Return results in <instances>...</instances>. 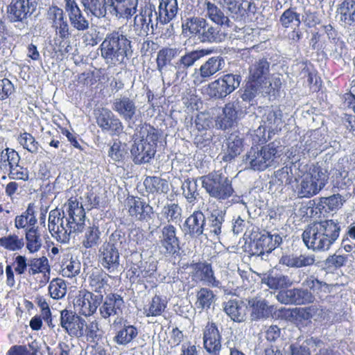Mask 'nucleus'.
Returning a JSON list of instances; mask_svg holds the SVG:
<instances>
[{
  "label": "nucleus",
  "instance_id": "obj_1",
  "mask_svg": "<svg viewBox=\"0 0 355 355\" xmlns=\"http://www.w3.org/2000/svg\"><path fill=\"white\" fill-rule=\"evenodd\" d=\"M340 225L337 220H324L309 225L302 234V239L308 248L326 251L339 237Z\"/></svg>",
  "mask_w": 355,
  "mask_h": 355
},
{
  "label": "nucleus",
  "instance_id": "obj_2",
  "mask_svg": "<svg viewBox=\"0 0 355 355\" xmlns=\"http://www.w3.org/2000/svg\"><path fill=\"white\" fill-rule=\"evenodd\" d=\"M99 49L101 56L109 67L123 63L125 59L132 56L133 52L131 41L119 31L107 33Z\"/></svg>",
  "mask_w": 355,
  "mask_h": 355
},
{
  "label": "nucleus",
  "instance_id": "obj_3",
  "mask_svg": "<svg viewBox=\"0 0 355 355\" xmlns=\"http://www.w3.org/2000/svg\"><path fill=\"white\" fill-rule=\"evenodd\" d=\"M282 155L279 142L273 141L263 146H254L250 148L243 156V163L250 169L263 171L275 168L279 164Z\"/></svg>",
  "mask_w": 355,
  "mask_h": 355
},
{
  "label": "nucleus",
  "instance_id": "obj_4",
  "mask_svg": "<svg viewBox=\"0 0 355 355\" xmlns=\"http://www.w3.org/2000/svg\"><path fill=\"white\" fill-rule=\"evenodd\" d=\"M136 135L139 140L135 142L130 150L133 162L136 164L148 163L156 153L159 132L150 125L145 123L139 125Z\"/></svg>",
  "mask_w": 355,
  "mask_h": 355
},
{
  "label": "nucleus",
  "instance_id": "obj_5",
  "mask_svg": "<svg viewBox=\"0 0 355 355\" xmlns=\"http://www.w3.org/2000/svg\"><path fill=\"white\" fill-rule=\"evenodd\" d=\"M128 239L121 230L114 231L99 248V259L101 265L109 272L119 271L120 254L126 250Z\"/></svg>",
  "mask_w": 355,
  "mask_h": 355
},
{
  "label": "nucleus",
  "instance_id": "obj_6",
  "mask_svg": "<svg viewBox=\"0 0 355 355\" xmlns=\"http://www.w3.org/2000/svg\"><path fill=\"white\" fill-rule=\"evenodd\" d=\"M182 26L183 31H189L202 42L218 43L227 37V33L222 31L220 26L211 24L201 17L187 18Z\"/></svg>",
  "mask_w": 355,
  "mask_h": 355
},
{
  "label": "nucleus",
  "instance_id": "obj_7",
  "mask_svg": "<svg viewBox=\"0 0 355 355\" xmlns=\"http://www.w3.org/2000/svg\"><path fill=\"white\" fill-rule=\"evenodd\" d=\"M329 180L327 170L319 165H312L300 178L296 187L299 198H311L325 187Z\"/></svg>",
  "mask_w": 355,
  "mask_h": 355
},
{
  "label": "nucleus",
  "instance_id": "obj_8",
  "mask_svg": "<svg viewBox=\"0 0 355 355\" xmlns=\"http://www.w3.org/2000/svg\"><path fill=\"white\" fill-rule=\"evenodd\" d=\"M202 187L212 198L225 200L233 195L232 180L220 171H214L200 178Z\"/></svg>",
  "mask_w": 355,
  "mask_h": 355
},
{
  "label": "nucleus",
  "instance_id": "obj_9",
  "mask_svg": "<svg viewBox=\"0 0 355 355\" xmlns=\"http://www.w3.org/2000/svg\"><path fill=\"white\" fill-rule=\"evenodd\" d=\"M40 0H12L7 6V19L11 23L21 26V29L27 28L28 18L36 11Z\"/></svg>",
  "mask_w": 355,
  "mask_h": 355
},
{
  "label": "nucleus",
  "instance_id": "obj_10",
  "mask_svg": "<svg viewBox=\"0 0 355 355\" xmlns=\"http://www.w3.org/2000/svg\"><path fill=\"white\" fill-rule=\"evenodd\" d=\"M282 243V236L277 234L263 231L254 236L248 246L250 255L260 257L261 259H266L273 250Z\"/></svg>",
  "mask_w": 355,
  "mask_h": 355
},
{
  "label": "nucleus",
  "instance_id": "obj_11",
  "mask_svg": "<svg viewBox=\"0 0 355 355\" xmlns=\"http://www.w3.org/2000/svg\"><path fill=\"white\" fill-rule=\"evenodd\" d=\"M241 80V76L227 73L209 83L204 90L209 98L222 99L238 88Z\"/></svg>",
  "mask_w": 355,
  "mask_h": 355
},
{
  "label": "nucleus",
  "instance_id": "obj_12",
  "mask_svg": "<svg viewBox=\"0 0 355 355\" xmlns=\"http://www.w3.org/2000/svg\"><path fill=\"white\" fill-rule=\"evenodd\" d=\"M283 114L282 110L277 107H268L264 110L262 116L261 122L263 125H260L254 132L255 135L259 137V141L265 142L266 129L270 132H275L281 130L283 125Z\"/></svg>",
  "mask_w": 355,
  "mask_h": 355
},
{
  "label": "nucleus",
  "instance_id": "obj_13",
  "mask_svg": "<svg viewBox=\"0 0 355 355\" xmlns=\"http://www.w3.org/2000/svg\"><path fill=\"white\" fill-rule=\"evenodd\" d=\"M271 91L272 84L266 86L250 80L241 95L242 101L240 102L241 112L245 114L254 113L255 109L253 103L254 98L259 93L268 94Z\"/></svg>",
  "mask_w": 355,
  "mask_h": 355
},
{
  "label": "nucleus",
  "instance_id": "obj_14",
  "mask_svg": "<svg viewBox=\"0 0 355 355\" xmlns=\"http://www.w3.org/2000/svg\"><path fill=\"white\" fill-rule=\"evenodd\" d=\"M97 125L104 132H108L112 135H119L123 132V125L114 113L106 107H100L94 110Z\"/></svg>",
  "mask_w": 355,
  "mask_h": 355
},
{
  "label": "nucleus",
  "instance_id": "obj_15",
  "mask_svg": "<svg viewBox=\"0 0 355 355\" xmlns=\"http://www.w3.org/2000/svg\"><path fill=\"white\" fill-rule=\"evenodd\" d=\"M282 304L303 305L313 303L315 297L311 291L304 288H293L279 291L276 295Z\"/></svg>",
  "mask_w": 355,
  "mask_h": 355
},
{
  "label": "nucleus",
  "instance_id": "obj_16",
  "mask_svg": "<svg viewBox=\"0 0 355 355\" xmlns=\"http://www.w3.org/2000/svg\"><path fill=\"white\" fill-rule=\"evenodd\" d=\"M112 108L129 123V126H130V123L135 122L140 114L135 100L126 96L116 98L112 103Z\"/></svg>",
  "mask_w": 355,
  "mask_h": 355
},
{
  "label": "nucleus",
  "instance_id": "obj_17",
  "mask_svg": "<svg viewBox=\"0 0 355 355\" xmlns=\"http://www.w3.org/2000/svg\"><path fill=\"white\" fill-rule=\"evenodd\" d=\"M60 325L71 336H85V320L71 311L64 309L60 312Z\"/></svg>",
  "mask_w": 355,
  "mask_h": 355
},
{
  "label": "nucleus",
  "instance_id": "obj_18",
  "mask_svg": "<svg viewBox=\"0 0 355 355\" xmlns=\"http://www.w3.org/2000/svg\"><path fill=\"white\" fill-rule=\"evenodd\" d=\"M160 252L164 254L173 255L180 250V240L176 234V228L171 224H167L161 230L158 241Z\"/></svg>",
  "mask_w": 355,
  "mask_h": 355
},
{
  "label": "nucleus",
  "instance_id": "obj_19",
  "mask_svg": "<svg viewBox=\"0 0 355 355\" xmlns=\"http://www.w3.org/2000/svg\"><path fill=\"white\" fill-rule=\"evenodd\" d=\"M212 52L210 49H198L187 52L182 55L173 64L177 78L183 80L187 76V70L193 67L196 62Z\"/></svg>",
  "mask_w": 355,
  "mask_h": 355
},
{
  "label": "nucleus",
  "instance_id": "obj_20",
  "mask_svg": "<svg viewBox=\"0 0 355 355\" xmlns=\"http://www.w3.org/2000/svg\"><path fill=\"white\" fill-rule=\"evenodd\" d=\"M65 212L68 217L67 224H70V230L73 234L82 232L85 221V212L83 205H79L76 200L70 199L66 206Z\"/></svg>",
  "mask_w": 355,
  "mask_h": 355
},
{
  "label": "nucleus",
  "instance_id": "obj_21",
  "mask_svg": "<svg viewBox=\"0 0 355 355\" xmlns=\"http://www.w3.org/2000/svg\"><path fill=\"white\" fill-rule=\"evenodd\" d=\"M47 18L60 38L63 41L69 38L71 35L69 25L62 8L57 6L49 7L47 10Z\"/></svg>",
  "mask_w": 355,
  "mask_h": 355
},
{
  "label": "nucleus",
  "instance_id": "obj_22",
  "mask_svg": "<svg viewBox=\"0 0 355 355\" xmlns=\"http://www.w3.org/2000/svg\"><path fill=\"white\" fill-rule=\"evenodd\" d=\"M128 213L135 220L149 222L153 218L154 211L151 206L143 199L132 197L128 199Z\"/></svg>",
  "mask_w": 355,
  "mask_h": 355
},
{
  "label": "nucleus",
  "instance_id": "obj_23",
  "mask_svg": "<svg viewBox=\"0 0 355 355\" xmlns=\"http://www.w3.org/2000/svg\"><path fill=\"white\" fill-rule=\"evenodd\" d=\"M103 300V295H95L92 292L85 291L78 296L74 305L79 313L90 316L96 312Z\"/></svg>",
  "mask_w": 355,
  "mask_h": 355
},
{
  "label": "nucleus",
  "instance_id": "obj_24",
  "mask_svg": "<svg viewBox=\"0 0 355 355\" xmlns=\"http://www.w3.org/2000/svg\"><path fill=\"white\" fill-rule=\"evenodd\" d=\"M124 306L123 299L120 295L110 293L99 306V313L103 319L107 320L112 316L122 315Z\"/></svg>",
  "mask_w": 355,
  "mask_h": 355
},
{
  "label": "nucleus",
  "instance_id": "obj_25",
  "mask_svg": "<svg viewBox=\"0 0 355 355\" xmlns=\"http://www.w3.org/2000/svg\"><path fill=\"white\" fill-rule=\"evenodd\" d=\"M138 0H107L111 15L117 19H129L137 12Z\"/></svg>",
  "mask_w": 355,
  "mask_h": 355
},
{
  "label": "nucleus",
  "instance_id": "obj_26",
  "mask_svg": "<svg viewBox=\"0 0 355 355\" xmlns=\"http://www.w3.org/2000/svg\"><path fill=\"white\" fill-rule=\"evenodd\" d=\"M205 349L211 355H219L221 349V336L215 323H208L203 334Z\"/></svg>",
  "mask_w": 355,
  "mask_h": 355
},
{
  "label": "nucleus",
  "instance_id": "obj_27",
  "mask_svg": "<svg viewBox=\"0 0 355 355\" xmlns=\"http://www.w3.org/2000/svg\"><path fill=\"white\" fill-rule=\"evenodd\" d=\"M225 62L221 55L213 56L203 62L199 69L197 80L200 83L207 81L217 72L222 71L225 67Z\"/></svg>",
  "mask_w": 355,
  "mask_h": 355
},
{
  "label": "nucleus",
  "instance_id": "obj_28",
  "mask_svg": "<svg viewBox=\"0 0 355 355\" xmlns=\"http://www.w3.org/2000/svg\"><path fill=\"white\" fill-rule=\"evenodd\" d=\"M239 111L241 112L240 101H236L227 103L223 107V114L218 117L216 125L221 130L231 128L234 125Z\"/></svg>",
  "mask_w": 355,
  "mask_h": 355
},
{
  "label": "nucleus",
  "instance_id": "obj_29",
  "mask_svg": "<svg viewBox=\"0 0 355 355\" xmlns=\"http://www.w3.org/2000/svg\"><path fill=\"white\" fill-rule=\"evenodd\" d=\"M324 342L315 337H309L305 340L298 339L289 347L291 355H311V351H315L317 348H321Z\"/></svg>",
  "mask_w": 355,
  "mask_h": 355
},
{
  "label": "nucleus",
  "instance_id": "obj_30",
  "mask_svg": "<svg viewBox=\"0 0 355 355\" xmlns=\"http://www.w3.org/2000/svg\"><path fill=\"white\" fill-rule=\"evenodd\" d=\"M205 225L204 214L200 211H195L184 223L185 234H189L191 238H198L203 234Z\"/></svg>",
  "mask_w": 355,
  "mask_h": 355
},
{
  "label": "nucleus",
  "instance_id": "obj_31",
  "mask_svg": "<svg viewBox=\"0 0 355 355\" xmlns=\"http://www.w3.org/2000/svg\"><path fill=\"white\" fill-rule=\"evenodd\" d=\"M270 65V62L265 58L256 60L250 67L249 79L266 86L271 84L268 81Z\"/></svg>",
  "mask_w": 355,
  "mask_h": 355
},
{
  "label": "nucleus",
  "instance_id": "obj_32",
  "mask_svg": "<svg viewBox=\"0 0 355 355\" xmlns=\"http://www.w3.org/2000/svg\"><path fill=\"white\" fill-rule=\"evenodd\" d=\"M151 18H154L155 21H157V12L155 8L150 6V8H145L139 15L135 16L134 19V26L139 31V35H147L150 32V24Z\"/></svg>",
  "mask_w": 355,
  "mask_h": 355
},
{
  "label": "nucleus",
  "instance_id": "obj_33",
  "mask_svg": "<svg viewBox=\"0 0 355 355\" xmlns=\"http://www.w3.org/2000/svg\"><path fill=\"white\" fill-rule=\"evenodd\" d=\"M193 277L196 281L203 282L214 287L220 286V282L216 279L214 271L209 263H197L193 266Z\"/></svg>",
  "mask_w": 355,
  "mask_h": 355
},
{
  "label": "nucleus",
  "instance_id": "obj_34",
  "mask_svg": "<svg viewBox=\"0 0 355 355\" xmlns=\"http://www.w3.org/2000/svg\"><path fill=\"white\" fill-rule=\"evenodd\" d=\"M315 261V256L313 254H286L279 259V263L288 268H300L311 266Z\"/></svg>",
  "mask_w": 355,
  "mask_h": 355
},
{
  "label": "nucleus",
  "instance_id": "obj_35",
  "mask_svg": "<svg viewBox=\"0 0 355 355\" xmlns=\"http://www.w3.org/2000/svg\"><path fill=\"white\" fill-rule=\"evenodd\" d=\"M225 145L226 152L223 156L224 162H231L241 154L243 149V137L238 132L231 133L227 137Z\"/></svg>",
  "mask_w": 355,
  "mask_h": 355
},
{
  "label": "nucleus",
  "instance_id": "obj_36",
  "mask_svg": "<svg viewBox=\"0 0 355 355\" xmlns=\"http://www.w3.org/2000/svg\"><path fill=\"white\" fill-rule=\"evenodd\" d=\"M178 12L177 0H159L158 19L162 24L169 22Z\"/></svg>",
  "mask_w": 355,
  "mask_h": 355
},
{
  "label": "nucleus",
  "instance_id": "obj_37",
  "mask_svg": "<svg viewBox=\"0 0 355 355\" xmlns=\"http://www.w3.org/2000/svg\"><path fill=\"white\" fill-rule=\"evenodd\" d=\"M84 11L94 17L101 19L107 15V1L106 0H80Z\"/></svg>",
  "mask_w": 355,
  "mask_h": 355
},
{
  "label": "nucleus",
  "instance_id": "obj_38",
  "mask_svg": "<svg viewBox=\"0 0 355 355\" xmlns=\"http://www.w3.org/2000/svg\"><path fill=\"white\" fill-rule=\"evenodd\" d=\"M249 306L252 309L251 315L253 319L268 318L273 311V306H269L265 300L252 298L248 301Z\"/></svg>",
  "mask_w": 355,
  "mask_h": 355
},
{
  "label": "nucleus",
  "instance_id": "obj_39",
  "mask_svg": "<svg viewBox=\"0 0 355 355\" xmlns=\"http://www.w3.org/2000/svg\"><path fill=\"white\" fill-rule=\"evenodd\" d=\"M225 312L234 322H241L245 321L246 318V308L243 302L236 300H229L224 303Z\"/></svg>",
  "mask_w": 355,
  "mask_h": 355
},
{
  "label": "nucleus",
  "instance_id": "obj_40",
  "mask_svg": "<svg viewBox=\"0 0 355 355\" xmlns=\"http://www.w3.org/2000/svg\"><path fill=\"white\" fill-rule=\"evenodd\" d=\"M302 285L303 287L309 288V291H311L314 297L316 295L320 298L324 294L330 292V286L326 282L319 280L313 275L306 277Z\"/></svg>",
  "mask_w": 355,
  "mask_h": 355
},
{
  "label": "nucleus",
  "instance_id": "obj_41",
  "mask_svg": "<svg viewBox=\"0 0 355 355\" xmlns=\"http://www.w3.org/2000/svg\"><path fill=\"white\" fill-rule=\"evenodd\" d=\"M181 49L179 48L166 47L160 49L157 55L156 63L157 69L162 74L163 69L171 60L179 55Z\"/></svg>",
  "mask_w": 355,
  "mask_h": 355
},
{
  "label": "nucleus",
  "instance_id": "obj_42",
  "mask_svg": "<svg viewBox=\"0 0 355 355\" xmlns=\"http://www.w3.org/2000/svg\"><path fill=\"white\" fill-rule=\"evenodd\" d=\"M340 20L345 24H355V0H344L338 6Z\"/></svg>",
  "mask_w": 355,
  "mask_h": 355
},
{
  "label": "nucleus",
  "instance_id": "obj_43",
  "mask_svg": "<svg viewBox=\"0 0 355 355\" xmlns=\"http://www.w3.org/2000/svg\"><path fill=\"white\" fill-rule=\"evenodd\" d=\"M225 212L214 209L208 216V228L211 235L218 236L222 232L223 224L225 222Z\"/></svg>",
  "mask_w": 355,
  "mask_h": 355
},
{
  "label": "nucleus",
  "instance_id": "obj_44",
  "mask_svg": "<svg viewBox=\"0 0 355 355\" xmlns=\"http://www.w3.org/2000/svg\"><path fill=\"white\" fill-rule=\"evenodd\" d=\"M206 10H207V16L216 24L222 26L223 25H226L227 26H230V21L229 18L225 16L223 12L218 8L214 3H211L210 1H205Z\"/></svg>",
  "mask_w": 355,
  "mask_h": 355
},
{
  "label": "nucleus",
  "instance_id": "obj_45",
  "mask_svg": "<svg viewBox=\"0 0 355 355\" xmlns=\"http://www.w3.org/2000/svg\"><path fill=\"white\" fill-rule=\"evenodd\" d=\"M37 219L35 216V205L30 203L26 210L21 215L17 216L15 220V226L17 229H24L27 225L30 227H35Z\"/></svg>",
  "mask_w": 355,
  "mask_h": 355
},
{
  "label": "nucleus",
  "instance_id": "obj_46",
  "mask_svg": "<svg viewBox=\"0 0 355 355\" xmlns=\"http://www.w3.org/2000/svg\"><path fill=\"white\" fill-rule=\"evenodd\" d=\"M26 248L30 253L38 252L42 244L38 227H31L26 231Z\"/></svg>",
  "mask_w": 355,
  "mask_h": 355
},
{
  "label": "nucleus",
  "instance_id": "obj_47",
  "mask_svg": "<svg viewBox=\"0 0 355 355\" xmlns=\"http://www.w3.org/2000/svg\"><path fill=\"white\" fill-rule=\"evenodd\" d=\"M67 223H68V217L65 211L62 210V218L58 225H56L53 235L62 243H67L70 239L71 235L73 234V232L70 230V224Z\"/></svg>",
  "mask_w": 355,
  "mask_h": 355
},
{
  "label": "nucleus",
  "instance_id": "obj_48",
  "mask_svg": "<svg viewBox=\"0 0 355 355\" xmlns=\"http://www.w3.org/2000/svg\"><path fill=\"white\" fill-rule=\"evenodd\" d=\"M279 22L284 28H299L301 24L300 14L296 11L295 8H289L280 16Z\"/></svg>",
  "mask_w": 355,
  "mask_h": 355
},
{
  "label": "nucleus",
  "instance_id": "obj_49",
  "mask_svg": "<svg viewBox=\"0 0 355 355\" xmlns=\"http://www.w3.org/2000/svg\"><path fill=\"white\" fill-rule=\"evenodd\" d=\"M69 19L71 26L78 31H86L89 28V21L84 15L80 8L71 12Z\"/></svg>",
  "mask_w": 355,
  "mask_h": 355
},
{
  "label": "nucleus",
  "instance_id": "obj_50",
  "mask_svg": "<svg viewBox=\"0 0 355 355\" xmlns=\"http://www.w3.org/2000/svg\"><path fill=\"white\" fill-rule=\"evenodd\" d=\"M138 335L137 329L132 325H125L114 338L118 345H125L130 343Z\"/></svg>",
  "mask_w": 355,
  "mask_h": 355
},
{
  "label": "nucleus",
  "instance_id": "obj_51",
  "mask_svg": "<svg viewBox=\"0 0 355 355\" xmlns=\"http://www.w3.org/2000/svg\"><path fill=\"white\" fill-rule=\"evenodd\" d=\"M292 171L290 167L284 166L276 171L272 176L270 184L279 187L287 185L291 183Z\"/></svg>",
  "mask_w": 355,
  "mask_h": 355
},
{
  "label": "nucleus",
  "instance_id": "obj_52",
  "mask_svg": "<svg viewBox=\"0 0 355 355\" xmlns=\"http://www.w3.org/2000/svg\"><path fill=\"white\" fill-rule=\"evenodd\" d=\"M345 202V200L340 194H334L329 197H322L318 202L319 209H325V211H334L338 209Z\"/></svg>",
  "mask_w": 355,
  "mask_h": 355
},
{
  "label": "nucleus",
  "instance_id": "obj_53",
  "mask_svg": "<svg viewBox=\"0 0 355 355\" xmlns=\"http://www.w3.org/2000/svg\"><path fill=\"white\" fill-rule=\"evenodd\" d=\"M144 185L150 193H166L168 189L167 181L159 177L146 178Z\"/></svg>",
  "mask_w": 355,
  "mask_h": 355
},
{
  "label": "nucleus",
  "instance_id": "obj_54",
  "mask_svg": "<svg viewBox=\"0 0 355 355\" xmlns=\"http://www.w3.org/2000/svg\"><path fill=\"white\" fill-rule=\"evenodd\" d=\"M196 297L198 308L210 309L211 306L214 304L216 301V296L213 291L207 288H202L197 293Z\"/></svg>",
  "mask_w": 355,
  "mask_h": 355
},
{
  "label": "nucleus",
  "instance_id": "obj_55",
  "mask_svg": "<svg viewBox=\"0 0 355 355\" xmlns=\"http://www.w3.org/2000/svg\"><path fill=\"white\" fill-rule=\"evenodd\" d=\"M198 183L196 179H187L182 185L183 195L190 203L193 202L198 196Z\"/></svg>",
  "mask_w": 355,
  "mask_h": 355
},
{
  "label": "nucleus",
  "instance_id": "obj_56",
  "mask_svg": "<svg viewBox=\"0 0 355 355\" xmlns=\"http://www.w3.org/2000/svg\"><path fill=\"white\" fill-rule=\"evenodd\" d=\"M162 214L168 223H177L181 218L182 209L176 203L167 204L163 207Z\"/></svg>",
  "mask_w": 355,
  "mask_h": 355
},
{
  "label": "nucleus",
  "instance_id": "obj_57",
  "mask_svg": "<svg viewBox=\"0 0 355 355\" xmlns=\"http://www.w3.org/2000/svg\"><path fill=\"white\" fill-rule=\"evenodd\" d=\"M101 232L98 227L89 226L85 233V239L83 245L86 248H91L98 245L100 239Z\"/></svg>",
  "mask_w": 355,
  "mask_h": 355
},
{
  "label": "nucleus",
  "instance_id": "obj_58",
  "mask_svg": "<svg viewBox=\"0 0 355 355\" xmlns=\"http://www.w3.org/2000/svg\"><path fill=\"white\" fill-rule=\"evenodd\" d=\"M90 278V286L93 291L96 293V295H103L102 293L108 286L107 282L110 276L105 273H101L96 275H93Z\"/></svg>",
  "mask_w": 355,
  "mask_h": 355
},
{
  "label": "nucleus",
  "instance_id": "obj_59",
  "mask_svg": "<svg viewBox=\"0 0 355 355\" xmlns=\"http://www.w3.org/2000/svg\"><path fill=\"white\" fill-rule=\"evenodd\" d=\"M266 282L272 289H279L292 285L290 278L284 275H270L267 277Z\"/></svg>",
  "mask_w": 355,
  "mask_h": 355
},
{
  "label": "nucleus",
  "instance_id": "obj_60",
  "mask_svg": "<svg viewBox=\"0 0 355 355\" xmlns=\"http://www.w3.org/2000/svg\"><path fill=\"white\" fill-rule=\"evenodd\" d=\"M166 306V304L165 301L162 300L159 296L155 295L152 299L148 309H145L146 315L147 317L160 315L164 311Z\"/></svg>",
  "mask_w": 355,
  "mask_h": 355
},
{
  "label": "nucleus",
  "instance_id": "obj_61",
  "mask_svg": "<svg viewBox=\"0 0 355 355\" xmlns=\"http://www.w3.org/2000/svg\"><path fill=\"white\" fill-rule=\"evenodd\" d=\"M49 292L53 299H60L66 294V284L60 279H55L51 282L49 286Z\"/></svg>",
  "mask_w": 355,
  "mask_h": 355
},
{
  "label": "nucleus",
  "instance_id": "obj_62",
  "mask_svg": "<svg viewBox=\"0 0 355 355\" xmlns=\"http://www.w3.org/2000/svg\"><path fill=\"white\" fill-rule=\"evenodd\" d=\"M62 267V275L72 277L80 272L81 266L78 260L71 258L70 260L64 262Z\"/></svg>",
  "mask_w": 355,
  "mask_h": 355
},
{
  "label": "nucleus",
  "instance_id": "obj_63",
  "mask_svg": "<svg viewBox=\"0 0 355 355\" xmlns=\"http://www.w3.org/2000/svg\"><path fill=\"white\" fill-rule=\"evenodd\" d=\"M28 272L31 275H35L43 272L47 269L48 259L45 257L34 258L28 261Z\"/></svg>",
  "mask_w": 355,
  "mask_h": 355
},
{
  "label": "nucleus",
  "instance_id": "obj_64",
  "mask_svg": "<svg viewBox=\"0 0 355 355\" xmlns=\"http://www.w3.org/2000/svg\"><path fill=\"white\" fill-rule=\"evenodd\" d=\"M3 248L8 250L17 251L21 250L24 245L22 238H19L16 234H10L3 237Z\"/></svg>",
  "mask_w": 355,
  "mask_h": 355
}]
</instances>
